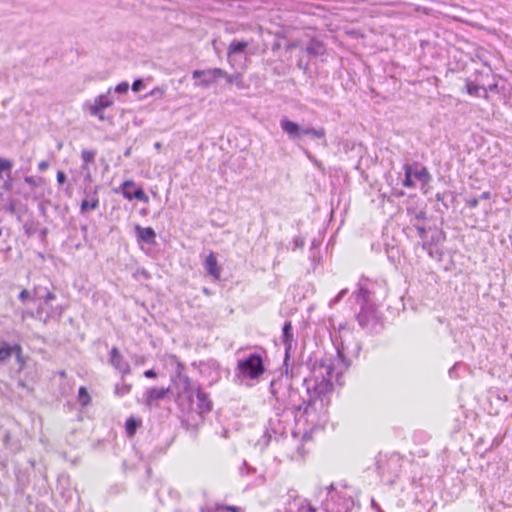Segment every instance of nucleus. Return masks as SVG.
<instances>
[{
  "mask_svg": "<svg viewBox=\"0 0 512 512\" xmlns=\"http://www.w3.org/2000/svg\"><path fill=\"white\" fill-rule=\"evenodd\" d=\"M305 51L308 53V55L316 57L322 56L326 52V48L321 41L312 39L307 44Z\"/></svg>",
  "mask_w": 512,
  "mask_h": 512,
  "instance_id": "5701e85b",
  "label": "nucleus"
},
{
  "mask_svg": "<svg viewBox=\"0 0 512 512\" xmlns=\"http://www.w3.org/2000/svg\"><path fill=\"white\" fill-rule=\"evenodd\" d=\"M18 299L21 301V302H25L26 300L28 299H32V291H28L26 289H23L19 295H18Z\"/></svg>",
  "mask_w": 512,
  "mask_h": 512,
  "instance_id": "79ce46f5",
  "label": "nucleus"
},
{
  "mask_svg": "<svg viewBox=\"0 0 512 512\" xmlns=\"http://www.w3.org/2000/svg\"><path fill=\"white\" fill-rule=\"evenodd\" d=\"M326 489L327 497L322 502L320 512H350L355 506L354 499L346 492L336 490L333 484ZM299 512L316 511L306 500H302Z\"/></svg>",
  "mask_w": 512,
  "mask_h": 512,
  "instance_id": "423d86ee",
  "label": "nucleus"
},
{
  "mask_svg": "<svg viewBox=\"0 0 512 512\" xmlns=\"http://www.w3.org/2000/svg\"><path fill=\"white\" fill-rule=\"evenodd\" d=\"M222 78H225L228 84H232L234 81L233 76L229 75L227 72H226V76H222Z\"/></svg>",
  "mask_w": 512,
  "mask_h": 512,
  "instance_id": "13d9d810",
  "label": "nucleus"
},
{
  "mask_svg": "<svg viewBox=\"0 0 512 512\" xmlns=\"http://www.w3.org/2000/svg\"><path fill=\"white\" fill-rule=\"evenodd\" d=\"M407 212L413 227L414 223L421 224L420 221L425 220L427 217V213L424 210L416 211L415 209H408Z\"/></svg>",
  "mask_w": 512,
  "mask_h": 512,
  "instance_id": "cd10ccee",
  "label": "nucleus"
},
{
  "mask_svg": "<svg viewBox=\"0 0 512 512\" xmlns=\"http://www.w3.org/2000/svg\"><path fill=\"white\" fill-rule=\"evenodd\" d=\"M141 420L135 417H129L125 422V430L128 437H133L137 429L141 426Z\"/></svg>",
  "mask_w": 512,
  "mask_h": 512,
  "instance_id": "393cba45",
  "label": "nucleus"
},
{
  "mask_svg": "<svg viewBox=\"0 0 512 512\" xmlns=\"http://www.w3.org/2000/svg\"><path fill=\"white\" fill-rule=\"evenodd\" d=\"M32 299L38 300L40 302L44 301H54L56 299V295L51 292L47 287L42 285H37L32 290Z\"/></svg>",
  "mask_w": 512,
  "mask_h": 512,
  "instance_id": "6ab92c4d",
  "label": "nucleus"
},
{
  "mask_svg": "<svg viewBox=\"0 0 512 512\" xmlns=\"http://www.w3.org/2000/svg\"><path fill=\"white\" fill-rule=\"evenodd\" d=\"M78 402L82 407H86L91 402V397L84 386H81L78 390Z\"/></svg>",
  "mask_w": 512,
  "mask_h": 512,
  "instance_id": "7c9ffc66",
  "label": "nucleus"
},
{
  "mask_svg": "<svg viewBox=\"0 0 512 512\" xmlns=\"http://www.w3.org/2000/svg\"><path fill=\"white\" fill-rule=\"evenodd\" d=\"M41 234H42V236H43V237H45V236H46V234H47V229H46V228H45V229H43V230L41 231Z\"/></svg>",
  "mask_w": 512,
  "mask_h": 512,
  "instance_id": "69168bd1",
  "label": "nucleus"
},
{
  "mask_svg": "<svg viewBox=\"0 0 512 512\" xmlns=\"http://www.w3.org/2000/svg\"><path fill=\"white\" fill-rule=\"evenodd\" d=\"M281 340L285 346V357L283 365L287 366V363L290 360L292 346L293 344L296 345V342L294 341L293 326L291 321H285L282 327Z\"/></svg>",
  "mask_w": 512,
  "mask_h": 512,
  "instance_id": "4468645a",
  "label": "nucleus"
},
{
  "mask_svg": "<svg viewBox=\"0 0 512 512\" xmlns=\"http://www.w3.org/2000/svg\"><path fill=\"white\" fill-rule=\"evenodd\" d=\"M280 127L292 141H297L303 136H308L311 139L322 140L323 144L326 145V130L323 127H301L298 123L290 120L287 116H283L280 119Z\"/></svg>",
  "mask_w": 512,
  "mask_h": 512,
  "instance_id": "0eeeda50",
  "label": "nucleus"
},
{
  "mask_svg": "<svg viewBox=\"0 0 512 512\" xmlns=\"http://www.w3.org/2000/svg\"><path fill=\"white\" fill-rule=\"evenodd\" d=\"M293 242L295 244V247H303L304 246V240L301 237H295L293 239Z\"/></svg>",
  "mask_w": 512,
  "mask_h": 512,
  "instance_id": "864d4df0",
  "label": "nucleus"
},
{
  "mask_svg": "<svg viewBox=\"0 0 512 512\" xmlns=\"http://www.w3.org/2000/svg\"><path fill=\"white\" fill-rule=\"evenodd\" d=\"M264 355L265 351L261 349L260 352L256 351L238 359L233 378L234 383L252 386L253 383L250 382H258L266 371Z\"/></svg>",
  "mask_w": 512,
  "mask_h": 512,
  "instance_id": "7ed1b4c3",
  "label": "nucleus"
},
{
  "mask_svg": "<svg viewBox=\"0 0 512 512\" xmlns=\"http://www.w3.org/2000/svg\"><path fill=\"white\" fill-rule=\"evenodd\" d=\"M335 355H315L308 360L310 375L305 377L307 398L292 407L295 418L307 424L316 425L327 414L334 390L333 377L339 381L340 376L348 370L351 358L358 356L360 345L354 341L352 331L346 324H340L338 332L331 335Z\"/></svg>",
  "mask_w": 512,
  "mask_h": 512,
  "instance_id": "f257e3e1",
  "label": "nucleus"
},
{
  "mask_svg": "<svg viewBox=\"0 0 512 512\" xmlns=\"http://www.w3.org/2000/svg\"><path fill=\"white\" fill-rule=\"evenodd\" d=\"M5 176L6 178L3 180L1 187L5 192H9L12 190L13 187L11 170L9 172H6Z\"/></svg>",
  "mask_w": 512,
  "mask_h": 512,
  "instance_id": "72a5a7b5",
  "label": "nucleus"
},
{
  "mask_svg": "<svg viewBox=\"0 0 512 512\" xmlns=\"http://www.w3.org/2000/svg\"><path fill=\"white\" fill-rule=\"evenodd\" d=\"M467 204L470 208H475L479 204V198H473L467 201Z\"/></svg>",
  "mask_w": 512,
  "mask_h": 512,
  "instance_id": "603ef678",
  "label": "nucleus"
},
{
  "mask_svg": "<svg viewBox=\"0 0 512 512\" xmlns=\"http://www.w3.org/2000/svg\"><path fill=\"white\" fill-rule=\"evenodd\" d=\"M66 181V174L63 171L57 172V182L62 185Z\"/></svg>",
  "mask_w": 512,
  "mask_h": 512,
  "instance_id": "09e8293b",
  "label": "nucleus"
},
{
  "mask_svg": "<svg viewBox=\"0 0 512 512\" xmlns=\"http://www.w3.org/2000/svg\"><path fill=\"white\" fill-rule=\"evenodd\" d=\"M109 364L118 370L123 376L131 373V368L128 361L121 355L117 347H112L110 350Z\"/></svg>",
  "mask_w": 512,
  "mask_h": 512,
  "instance_id": "dca6fc26",
  "label": "nucleus"
},
{
  "mask_svg": "<svg viewBox=\"0 0 512 512\" xmlns=\"http://www.w3.org/2000/svg\"><path fill=\"white\" fill-rule=\"evenodd\" d=\"M99 207V197L97 194V189L95 188L93 192L89 193L88 197L82 200L80 205V213L84 214L90 210H96Z\"/></svg>",
  "mask_w": 512,
  "mask_h": 512,
  "instance_id": "aec40b11",
  "label": "nucleus"
},
{
  "mask_svg": "<svg viewBox=\"0 0 512 512\" xmlns=\"http://www.w3.org/2000/svg\"><path fill=\"white\" fill-rule=\"evenodd\" d=\"M352 297L360 305V312L356 315L359 325L372 332H380L382 329L381 314L370 299V292L359 287L358 291L352 293Z\"/></svg>",
  "mask_w": 512,
  "mask_h": 512,
  "instance_id": "39448f33",
  "label": "nucleus"
},
{
  "mask_svg": "<svg viewBox=\"0 0 512 512\" xmlns=\"http://www.w3.org/2000/svg\"><path fill=\"white\" fill-rule=\"evenodd\" d=\"M122 382L117 383L114 388V393L118 397H122L130 393L132 385L124 382V376L122 375Z\"/></svg>",
  "mask_w": 512,
  "mask_h": 512,
  "instance_id": "c85d7f7f",
  "label": "nucleus"
},
{
  "mask_svg": "<svg viewBox=\"0 0 512 512\" xmlns=\"http://www.w3.org/2000/svg\"><path fill=\"white\" fill-rule=\"evenodd\" d=\"M122 195L127 200L137 199L143 203L149 202L148 195L144 192L141 187H136L133 180H126L122 183L121 187Z\"/></svg>",
  "mask_w": 512,
  "mask_h": 512,
  "instance_id": "f8f14e48",
  "label": "nucleus"
},
{
  "mask_svg": "<svg viewBox=\"0 0 512 512\" xmlns=\"http://www.w3.org/2000/svg\"><path fill=\"white\" fill-rule=\"evenodd\" d=\"M404 171L405 178L403 180V185L408 188L416 187V182L420 184L421 188H424L432 180V176L428 169L418 162L405 164Z\"/></svg>",
  "mask_w": 512,
  "mask_h": 512,
  "instance_id": "6e6552de",
  "label": "nucleus"
},
{
  "mask_svg": "<svg viewBox=\"0 0 512 512\" xmlns=\"http://www.w3.org/2000/svg\"><path fill=\"white\" fill-rule=\"evenodd\" d=\"M129 90V84L127 82H121L119 83L114 91L118 94H126Z\"/></svg>",
  "mask_w": 512,
  "mask_h": 512,
  "instance_id": "ea45409f",
  "label": "nucleus"
},
{
  "mask_svg": "<svg viewBox=\"0 0 512 512\" xmlns=\"http://www.w3.org/2000/svg\"><path fill=\"white\" fill-rule=\"evenodd\" d=\"M194 397H196V402L194 401V409L192 412H196L200 417H203L212 411L213 402L208 393L200 388L195 393Z\"/></svg>",
  "mask_w": 512,
  "mask_h": 512,
  "instance_id": "ddd939ff",
  "label": "nucleus"
},
{
  "mask_svg": "<svg viewBox=\"0 0 512 512\" xmlns=\"http://www.w3.org/2000/svg\"><path fill=\"white\" fill-rule=\"evenodd\" d=\"M24 181L32 188H36L42 184L43 179L41 177L25 176Z\"/></svg>",
  "mask_w": 512,
  "mask_h": 512,
  "instance_id": "473e14b6",
  "label": "nucleus"
},
{
  "mask_svg": "<svg viewBox=\"0 0 512 512\" xmlns=\"http://www.w3.org/2000/svg\"><path fill=\"white\" fill-rule=\"evenodd\" d=\"M170 392V387L168 388H158V387H152L145 391L143 397H144V404L151 408V407H157L158 401L163 400L166 398L168 393Z\"/></svg>",
  "mask_w": 512,
  "mask_h": 512,
  "instance_id": "2eb2a0df",
  "label": "nucleus"
},
{
  "mask_svg": "<svg viewBox=\"0 0 512 512\" xmlns=\"http://www.w3.org/2000/svg\"><path fill=\"white\" fill-rule=\"evenodd\" d=\"M2 441L5 446L10 447V432L8 430H4L1 432Z\"/></svg>",
  "mask_w": 512,
  "mask_h": 512,
  "instance_id": "a18cd8bd",
  "label": "nucleus"
},
{
  "mask_svg": "<svg viewBox=\"0 0 512 512\" xmlns=\"http://www.w3.org/2000/svg\"><path fill=\"white\" fill-rule=\"evenodd\" d=\"M348 293V289H342L333 299L329 302V307L332 308L336 304H338Z\"/></svg>",
  "mask_w": 512,
  "mask_h": 512,
  "instance_id": "e433bc0d",
  "label": "nucleus"
},
{
  "mask_svg": "<svg viewBox=\"0 0 512 512\" xmlns=\"http://www.w3.org/2000/svg\"><path fill=\"white\" fill-rule=\"evenodd\" d=\"M135 232L139 243L143 242L149 245L156 244L157 235L152 227H141L140 225H136Z\"/></svg>",
  "mask_w": 512,
  "mask_h": 512,
  "instance_id": "f3484780",
  "label": "nucleus"
},
{
  "mask_svg": "<svg viewBox=\"0 0 512 512\" xmlns=\"http://www.w3.org/2000/svg\"><path fill=\"white\" fill-rule=\"evenodd\" d=\"M109 94L110 90L106 94H101L95 98L94 102L98 105V107L105 109L113 104V100L110 98Z\"/></svg>",
  "mask_w": 512,
  "mask_h": 512,
  "instance_id": "c756f323",
  "label": "nucleus"
},
{
  "mask_svg": "<svg viewBox=\"0 0 512 512\" xmlns=\"http://www.w3.org/2000/svg\"><path fill=\"white\" fill-rule=\"evenodd\" d=\"M16 357V361L19 364V368L22 369L24 365V357L22 355V347L19 345V352H13Z\"/></svg>",
  "mask_w": 512,
  "mask_h": 512,
  "instance_id": "37998d69",
  "label": "nucleus"
},
{
  "mask_svg": "<svg viewBox=\"0 0 512 512\" xmlns=\"http://www.w3.org/2000/svg\"><path fill=\"white\" fill-rule=\"evenodd\" d=\"M284 367L285 372L278 378L273 379L269 387L270 393L277 403L274 405L277 416H280L286 409H292L298 396L297 390L292 387V382L288 377V365Z\"/></svg>",
  "mask_w": 512,
  "mask_h": 512,
  "instance_id": "20e7f679",
  "label": "nucleus"
},
{
  "mask_svg": "<svg viewBox=\"0 0 512 512\" xmlns=\"http://www.w3.org/2000/svg\"><path fill=\"white\" fill-rule=\"evenodd\" d=\"M422 248L428 253V255L431 258L441 260L442 252L440 251L438 245L428 244V242L426 241L425 243H423Z\"/></svg>",
  "mask_w": 512,
  "mask_h": 512,
  "instance_id": "bb28decb",
  "label": "nucleus"
},
{
  "mask_svg": "<svg viewBox=\"0 0 512 512\" xmlns=\"http://www.w3.org/2000/svg\"><path fill=\"white\" fill-rule=\"evenodd\" d=\"M144 376L146 378L154 379V378H157L158 375L154 369H148L144 372Z\"/></svg>",
  "mask_w": 512,
  "mask_h": 512,
  "instance_id": "8fccbe9b",
  "label": "nucleus"
},
{
  "mask_svg": "<svg viewBox=\"0 0 512 512\" xmlns=\"http://www.w3.org/2000/svg\"><path fill=\"white\" fill-rule=\"evenodd\" d=\"M169 361L173 367L171 381L176 390L175 402L182 412L192 413L194 395L201 387L185 373V365L175 355H171Z\"/></svg>",
  "mask_w": 512,
  "mask_h": 512,
  "instance_id": "f03ea898",
  "label": "nucleus"
},
{
  "mask_svg": "<svg viewBox=\"0 0 512 512\" xmlns=\"http://www.w3.org/2000/svg\"><path fill=\"white\" fill-rule=\"evenodd\" d=\"M13 167L11 160L0 157V181L3 179V175L9 172Z\"/></svg>",
  "mask_w": 512,
  "mask_h": 512,
  "instance_id": "2f4dec72",
  "label": "nucleus"
},
{
  "mask_svg": "<svg viewBox=\"0 0 512 512\" xmlns=\"http://www.w3.org/2000/svg\"><path fill=\"white\" fill-rule=\"evenodd\" d=\"M464 367V364L462 362H456L448 371V374L450 376V378H459V373L458 371Z\"/></svg>",
  "mask_w": 512,
  "mask_h": 512,
  "instance_id": "f704fd0d",
  "label": "nucleus"
},
{
  "mask_svg": "<svg viewBox=\"0 0 512 512\" xmlns=\"http://www.w3.org/2000/svg\"><path fill=\"white\" fill-rule=\"evenodd\" d=\"M372 505H373L374 507H377V509H378V510H380V507H379L378 505H376V503H375V501H374V500H372Z\"/></svg>",
  "mask_w": 512,
  "mask_h": 512,
  "instance_id": "338daca9",
  "label": "nucleus"
},
{
  "mask_svg": "<svg viewBox=\"0 0 512 512\" xmlns=\"http://www.w3.org/2000/svg\"><path fill=\"white\" fill-rule=\"evenodd\" d=\"M489 198H490V192L489 191L483 192L479 196V200H486V199H489Z\"/></svg>",
  "mask_w": 512,
  "mask_h": 512,
  "instance_id": "6e6d98bb",
  "label": "nucleus"
},
{
  "mask_svg": "<svg viewBox=\"0 0 512 512\" xmlns=\"http://www.w3.org/2000/svg\"><path fill=\"white\" fill-rule=\"evenodd\" d=\"M466 92L473 97L487 98L488 90L483 85L476 84L472 81L466 80Z\"/></svg>",
  "mask_w": 512,
  "mask_h": 512,
  "instance_id": "412c9836",
  "label": "nucleus"
},
{
  "mask_svg": "<svg viewBox=\"0 0 512 512\" xmlns=\"http://www.w3.org/2000/svg\"><path fill=\"white\" fill-rule=\"evenodd\" d=\"M80 229H81V232L83 233L84 239L86 240L87 232H88V226L87 225H81Z\"/></svg>",
  "mask_w": 512,
  "mask_h": 512,
  "instance_id": "4d7b16f0",
  "label": "nucleus"
},
{
  "mask_svg": "<svg viewBox=\"0 0 512 512\" xmlns=\"http://www.w3.org/2000/svg\"><path fill=\"white\" fill-rule=\"evenodd\" d=\"M156 94H159V95H162L163 94V91L161 89H154L153 91H151L150 95L154 96Z\"/></svg>",
  "mask_w": 512,
  "mask_h": 512,
  "instance_id": "052dcab7",
  "label": "nucleus"
},
{
  "mask_svg": "<svg viewBox=\"0 0 512 512\" xmlns=\"http://www.w3.org/2000/svg\"><path fill=\"white\" fill-rule=\"evenodd\" d=\"M49 167V163L47 161H41L38 164V169L40 171H45Z\"/></svg>",
  "mask_w": 512,
  "mask_h": 512,
  "instance_id": "5fc2aeb1",
  "label": "nucleus"
},
{
  "mask_svg": "<svg viewBox=\"0 0 512 512\" xmlns=\"http://www.w3.org/2000/svg\"><path fill=\"white\" fill-rule=\"evenodd\" d=\"M222 76H226V71L221 68H211L206 70H194L192 72L193 79L199 80L197 86L209 87L214 84Z\"/></svg>",
  "mask_w": 512,
  "mask_h": 512,
  "instance_id": "9d476101",
  "label": "nucleus"
},
{
  "mask_svg": "<svg viewBox=\"0 0 512 512\" xmlns=\"http://www.w3.org/2000/svg\"><path fill=\"white\" fill-rule=\"evenodd\" d=\"M371 250L379 254L382 250V246L380 242H373L371 244Z\"/></svg>",
  "mask_w": 512,
  "mask_h": 512,
  "instance_id": "3c124183",
  "label": "nucleus"
},
{
  "mask_svg": "<svg viewBox=\"0 0 512 512\" xmlns=\"http://www.w3.org/2000/svg\"><path fill=\"white\" fill-rule=\"evenodd\" d=\"M217 509L218 510H227V511H231V512H243L244 511L239 506H231V505L219 506Z\"/></svg>",
  "mask_w": 512,
  "mask_h": 512,
  "instance_id": "c03bdc74",
  "label": "nucleus"
},
{
  "mask_svg": "<svg viewBox=\"0 0 512 512\" xmlns=\"http://www.w3.org/2000/svg\"><path fill=\"white\" fill-rule=\"evenodd\" d=\"M494 87H496V84L490 85L489 89L492 90Z\"/></svg>",
  "mask_w": 512,
  "mask_h": 512,
  "instance_id": "774afa93",
  "label": "nucleus"
},
{
  "mask_svg": "<svg viewBox=\"0 0 512 512\" xmlns=\"http://www.w3.org/2000/svg\"><path fill=\"white\" fill-rule=\"evenodd\" d=\"M243 467L247 469V473H250V471H254V469L248 466L246 461L243 462Z\"/></svg>",
  "mask_w": 512,
  "mask_h": 512,
  "instance_id": "e2e57ef3",
  "label": "nucleus"
},
{
  "mask_svg": "<svg viewBox=\"0 0 512 512\" xmlns=\"http://www.w3.org/2000/svg\"><path fill=\"white\" fill-rule=\"evenodd\" d=\"M247 46L248 43L246 41L233 40L228 47V56L236 53H243Z\"/></svg>",
  "mask_w": 512,
  "mask_h": 512,
  "instance_id": "a878e982",
  "label": "nucleus"
},
{
  "mask_svg": "<svg viewBox=\"0 0 512 512\" xmlns=\"http://www.w3.org/2000/svg\"><path fill=\"white\" fill-rule=\"evenodd\" d=\"M394 460L397 462L399 460V458L398 457L395 458V456H391L386 462L390 465Z\"/></svg>",
  "mask_w": 512,
  "mask_h": 512,
  "instance_id": "680f3d73",
  "label": "nucleus"
},
{
  "mask_svg": "<svg viewBox=\"0 0 512 512\" xmlns=\"http://www.w3.org/2000/svg\"><path fill=\"white\" fill-rule=\"evenodd\" d=\"M202 292L206 295V296H211L212 295V291L207 288V287H203L202 288Z\"/></svg>",
  "mask_w": 512,
  "mask_h": 512,
  "instance_id": "bf43d9fd",
  "label": "nucleus"
},
{
  "mask_svg": "<svg viewBox=\"0 0 512 512\" xmlns=\"http://www.w3.org/2000/svg\"><path fill=\"white\" fill-rule=\"evenodd\" d=\"M376 466H377V469L381 468V460L378 458L376 459Z\"/></svg>",
  "mask_w": 512,
  "mask_h": 512,
  "instance_id": "0e129e2a",
  "label": "nucleus"
},
{
  "mask_svg": "<svg viewBox=\"0 0 512 512\" xmlns=\"http://www.w3.org/2000/svg\"><path fill=\"white\" fill-rule=\"evenodd\" d=\"M63 314V307L61 305H53V301L40 302L36 311L31 313L32 317L37 318L44 324L50 320L59 321Z\"/></svg>",
  "mask_w": 512,
  "mask_h": 512,
  "instance_id": "1a4fd4ad",
  "label": "nucleus"
},
{
  "mask_svg": "<svg viewBox=\"0 0 512 512\" xmlns=\"http://www.w3.org/2000/svg\"><path fill=\"white\" fill-rule=\"evenodd\" d=\"M205 364H207L212 369H215V370L219 369V363L216 360L211 359L207 363H204L202 361L199 363L200 366H203Z\"/></svg>",
  "mask_w": 512,
  "mask_h": 512,
  "instance_id": "de8ad7c7",
  "label": "nucleus"
},
{
  "mask_svg": "<svg viewBox=\"0 0 512 512\" xmlns=\"http://www.w3.org/2000/svg\"><path fill=\"white\" fill-rule=\"evenodd\" d=\"M96 155H97V151L96 150L83 149L82 152H81V159L83 161L81 169L83 171H85V170L88 171L87 177L90 176L88 165L91 164V163H94Z\"/></svg>",
  "mask_w": 512,
  "mask_h": 512,
  "instance_id": "b1692460",
  "label": "nucleus"
},
{
  "mask_svg": "<svg viewBox=\"0 0 512 512\" xmlns=\"http://www.w3.org/2000/svg\"><path fill=\"white\" fill-rule=\"evenodd\" d=\"M436 199L443 203L445 207H448V201H452L453 197L450 192H444V193H437Z\"/></svg>",
  "mask_w": 512,
  "mask_h": 512,
  "instance_id": "c9c22d12",
  "label": "nucleus"
},
{
  "mask_svg": "<svg viewBox=\"0 0 512 512\" xmlns=\"http://www.w3.org/2000/svg\"><path fill=\"white\" fill-rule=\"evenodd\" d=\"M301 366L292 364L291 367L288 366V377L290 378V381L292 382V379L295 378L299 374Z\"/></svg>",
  "mask_w": 512,
  "mask_h": 512,
  "instance_id": "58836bf2",
  "label": "nucleus"
},
{
  "mask_svg": "<svg viewBox=\"0 0 512 512\" xmlns=\"http://www.w3.org/2000/svg\"><path fill=\"white\" fill-rule=\"evenodd\" d=\"M414 227L417 230L418 237L421 239L422 244L427 241L428 244L438 245L445 240L444 233L436 227L426 229L425 226L417 223H414Z\"/></svg>",
  "mask_w": 512,
  "mask_h": 512,
  "instance_id": "9b49d317",
  "label": "nucleus"
},
{
  "mask_svg": "<svg viewBox=\"0 0 512 512\" xmlns=\"http://www.w3.org/2000/svg\"><path fill=\"white\" fill-rule=\"evenodd\" d=\"M145 87V84L142 79H136L132 84V91L137 93L143 90Z\"/></svg>",
  "mask_w": 512,
  "mask_h": 512,
  "instance_id": "a19ab883",
  "label": "nucleus"
},
{
  "mask_svg": "<svg viewBox=\"0 0 512 512\" xmlns=\"http://www.w3.org/2000/svg\"><path fill=\"white\" fill-rule=\"evenodd\" d=\"M13 352H19V344H9L8 342H1L0 344V363H4L8 361L11 356L13 355Z\"/></svg>",
  "mask_w": 512,
  "mask_h": 512,
  "instance_id": "4be33fe9",
  "label": "nucleus"
},
{
  "mask_svg": "<svg viewBox=\"0 0 512 512\" xmlns=\"http://www.w3.org/2000/svg\"><path fill=\"white\" fill-rule=\"evenodd\" d=\"M301 501L302 500L294 501V503L288 508L287 512H299Z\"/></svg>",
  "mask_w": 512,
  "mask_h": 512,
  "instance_id": "49530a36",
  "label": "nucleus"
},
{
  "mask_svg": "<svg viewBox=\"0 0 512 512\" xmlns=\"http://www.w3.org/2000/svg\"><path fill=\"white\" fill-rule=\"evenodd\" d=\"M102 111H103V109L98 107V105L95 102H94V105L90 107L91 115L97 116L100 120H104Z\"/></svg>",
  "mask_w": 512,
  "mask_h": 512,
  "instance_id": "4c0bfd02",
  "label": "nucleus"
},
{
  "mask_svg": "<svg viewBox=\"0 0 512 512\" xmlns=\"http://www.w3.org/2000/svg\"><path fill=\"white\" fill-rule=\"evenodd\" d=\"M203 266L205 271L214 279L219 280L221 269L218 265L217 257L214 252H210V254L206 257L203 262Z\"/></svg>",
  "mask_w": 512,
  "mask_h": 512,
  "instance_id": "a211bd4d",
  "label": "nucleus"
}]
</instances>
